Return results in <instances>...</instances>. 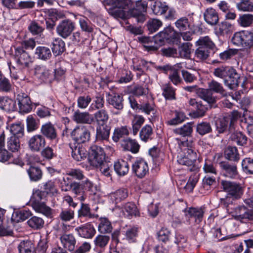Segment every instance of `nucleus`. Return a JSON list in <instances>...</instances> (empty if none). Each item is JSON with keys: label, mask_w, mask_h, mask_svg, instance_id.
<instances>
[{"label": "nucleus", "mask_w": 253, "mask_h": 253, "mask_svg": "<svg viewBox=\"0 0 253 253\" xmlns=\"http://www.w3.org/2000/svg\"><path fill=\"white\" fill-rule=\"evenodd\" d=\"M132 2L131 0H105L103 4L108 13L115 18L124 19L125 9L129 8Z\"/></svg>", "instance_id": "2"}, {"label": "nucleus", "mask_w": 253, "mask_h": 253, "mask_svg": "<svg viewBox=\"0 0 253 253\" xmlns=\"http://www.w3.org/2000/svg\"><path fill=\"white\" fill-rule=\"evenodd\" d=\"M153 134V129L149 125H146L142 127L140 132V137L141 139L147 142L149 139H151V136Z\"/></svg>", "instance_id": "53"}, {"label": "nucleus", "mask_w": 253, "mask_h": 253, "mask_svg": "<svg viewBox=\"0 0 253 253\" xmlns=\"http://www.w3.org/2000/svg\"><path fill=\"white\" fill-rule=\"evenodd\" d=\"M198 181V175L196 174H192L189 178L188 180L184 186L186 192H192Z\"/></svg>", "instance_id": "59"}, {"label": "nucleus", "mask_w": 253, "mask_h": 253, "mask_svg": "<svg viewBox=\"0 0 253 253\" xmlns=\"http://www.w3.org/2000/svg\"><path fill=\"white\" fill-rule=\"evenodd\" d=\"M197 94L199 97L209 104H213L215 102V98L209 89L200 88L197 91Z\"/></svg>", "instance_id": "34"}, {"label": "nucleus", "mask_w": 253, "mask_h": 253, "mask_svg": "<svg viewBox=\"0 0 253 253\" xmlns=\"http://www.w3.org/2000/svg\"><path fill=\"white\" fill-rule=\"evenodd\" d=\"M125 235L126 239L130 243L135 242L138 234V228L136 227H131L128 228L126 231Z\"/></svg>", "instance_id": "60"}, {"label": "nucleus", "mask_w": 253, "mask_h": 253, "mask_svg": "<svg viewBox=\"0 0 253 253\" xmlns=\"http://www.w3.org/2000/svg\"><path fill=\"white\" fill-rule=\"evenodd\" d=\"M60 240L65 249H67L70 252H73L75 250L76 240L73 234H64L60 237Z\"/></svg>", "instance_id": "24"}, {"label": "nucleus", "mask_w": 253, "mask_h": 253, "mask_svg": "<svg viewBox=\"0 0 253 253\" xmlns=\"http://www.w3.org/2000/svg\"><path fill=\"white\" fill-rule=\"evenodd\" d=\"M147 163L144 159L136 161L132 165V170L139 178L143 177L148 171Z\"/></svg>", "instance_id": "18"}, {"label": "nucleus", "mask_w": 253, "mask_h": 253, "mask_svg": "<svg viewBox=\"0 0 253 253\" xmlns=\"http://www.w3.org/2000/svg\"><path fill=\"white\" fill-rule=\"evenodd\" d=\"M27 224L32 228L39 229L43 227L44 220L41 217L34 216L27 221Z\"/></svg>", "instance_id": "51"}, {"label": "nucleus", "mask_w": 253, "mask_h": 253, "mask_svg": "<svg viewBox=\"0 0 253 253\" xmlns=\"http://www.w3.org/2000/svg\"><path fill=\"white\" fill-rule=\"evenodd\" d=\"M105 159H87L89 166H86V168L90 169L91 167L100 168V171L104 175L110 176V169Z\"/></svg>", "instance_id": "14"}, {"label": "nucleus", "mask_w": 253, "mask_h": 253, "mask_svg": "<svg viewBox=\"0 0 253 253\" xmlns=\"http://www.w3.org/2000/svg\"><path fill=\"white\" fill-rule=\"evenodd\" d=\"M209 89L212 92L214 91L216 93H219L223 96H226L227 92L224 89L222 84L215 80H211L208 83Z\"/></svg>", "instance_id": "44"}, {"label": "nucleus", "mask_w": 253, "mask_h": 253, "mask_svg": "<svg viewBox=\"0 0 253 253\" xmlns=\"http://www.w3.org/2000/svg\"><path fill=\"white\" fill-rule=\"evenodd\" d=\"M242 166L245 173L253 174V159H243Z\"/></svg>", "instance_id": "64"}, {"label": "nucleus", "mask_w": 253, "mask_h": 253, "mask_svg": "<svg viewBox=\"0 0 253 253\" xmlns=\"http://www.w3.org/2000/svg\"><path fill=\"white\" fill-rule=\"evenodd\" d=\"M231 140L238 145L244 146L247 143L248 137L241 131H235L230 136Z\"/></svg>", "instance_id": "40"}, {"label": "nucleus", "mask_w": 253, "mask_h": 253, "mask_svg": "<svg viewBox=\"0 0 253 253\" xmlns=\"http://www.w3.org/2000/svg\"><path fill=\"white\" fill-rule=\"evenodd\" d=\"M114 167L116 172L120 176L125 175L129 170L128 164L124 159H119L115 163Z\"/></svg>", "instance_id": "30"}, {"label": "nucleus", "mask_w": 253, "mask_h": 253, "mask_svg": "<svg viewBox=\"0 0 253 253\" xmlns=\"http://www.w3.org/2000/svg\"><path fill=\"white\" fill-rule=\"evenodd\" d=\"M41 132L43 135L50 140H56L57 138L56 128L51 122L42 125L41 128Z\"/></svg>", "instance_id": "17"}, {"label": "nucleus", "mask_w": 253, "mask_h": 253, "mask_svg": "<svg viewBox=\"0 0 253 253\" xmlns=\"http://www.w3.org/2000/svg\"><path fill=\"white\" fill-rule=\"evenodd\" d=\"M175 26L180 31L191 29L190 23L186 17H182L177 19L175 22Z\"/></svg>", "instance_id": "48"}, {"label": "nucleus", "mask_w": 253, "mask_h": 253, "mask_svg": "<svg viewBox=\"0 0 253 253\" xmlns=\"http://www.w3.org/2000/svg\"><path fill=\"white\" fill-rule=\"evenodd\" d=\"M237 22L242 27H250L253 23V15L249 13L240 14Z\"/></svg>", "instance_id": "35"}, {"label": "nucleus", "mask_w": 253, "mask_h": 253, "mask_svg": "<svg viewBox=\"0 0 253 253\" xmlns=\"http://www.w3.org/2000/svg\"><path fill=\"white\" fill-rule=\"evenodd\" d=\"M196 129L197 132L201 135H204L212 131V127L210 123L206 122L198 124Z\"/></svg>", "instance_id": "54"}, {"label": "nucleus", "mask_w": 253, "mask_h": 253, "mask_svg": "<svg viewBox=\"0 0 253 253\" xmlns=\"http://www.w3.org/2000/svg\"><path fill=\"white\" fill-rule=\"evenodd\" d=\"M147 2L145 0H138L132 8L129 9L128 14L136 19L138 22H143L145 20L144 13L146 12Z\"/></svg>", "instance_id": "9"}, {"label": "nucleus", "mask_w": 253, "mask_h": 253, "mask_svg": "<svg viewBox=\"0 0 253 253\" xmlns=\"http://www.w3.org/2000/svg\"><path fill=\"white\" fill-rule=\"evenodd\" d=\"M249 209L244 206H239L234 209V217L237 220L244 223Z\"/></svg>", "instance_id": "38"}, {"label": "nucleus", "mask_w": 253, "mask_h": 253, "mask_svg": "<svg viewBox=\"0 0 253 253\" xmlns=\"http://www.w3.org/2000/svg\"><path fill=\"white\" fill-rule=\"evenodd\" d=\"M241 114L234 110L227 115L218 118L215 121L216 130L218 133H223L228 129L232 131L234 123L241 117Z\"/></svg>", "instance_id": "4"}, {"label": "nucleus", "mask_w": 253, "mask_h": 253, "mask_svg": "<svg viewBox=\"0 0 253 253\" xmlns=\"http://www.w3.org/2000/svg\"><path fill=\"white\" fill-rule=\"evenodd\" d=\"M221 188L227 193V195L233 200H238L242 197L244 187L243 184L234 181L222 180L221 182Z\"/></svg>", "instance_id": "7"}, {"label": "nucleus", "mask_w": 253, "mask_h": 253, "mask_svg": "<svg viewBox=\"0 0 253 253\" xmlns=\"http://www.w3.org/2000/svg\"><path fill=\"white\" fill-rule=\"evenodd\" d=\"M20 142L19 138L15 136H11L7 141V147L9 150L12 152H16L20 149Z\"/></svg>", "instance_id": "55"}, {"label": "nucleus", "mask_w": 253, "mask_h": 253, "mask_svg": "<svg viewBox=\"0 0 253 253\" xmlns=\"http://www.w3.org/2000/svg\"><path fill=\"white\" fill-rule=\"evenodd\" d=\"M107 101L109 104L118 111L123 109L124 98L122 94L116 93L111 94L109 92L107 93Z\"/></svg>", "instance_id": "16"}, {"label": "nucleus", "mask_w": 253, "mask_h": 253, "mask_svg": "<svg viewBox=\"0 0 253 253\" xmlns=\"http://www.w3.org/2000/svg\"><path fill=\"white\" fill-rule=\"evenodd\" d=\"M18 249L19 253H33L34 246L31 241L23 240L19 243Z\"/></svg>", "instance_id": "43"}, {"label": "nucleus", "mask_w": 253, "mask_h": 253, "mask_svg": "<svg viewBox=\"0 0 253 253\" xmlns=\"http://www.w3.org/2000/svg\"><path fill=\"white\" fill-rule=\"evenodd\" d=\"M160 35L166 39L167 42L175 39L176 37L175 31L171 27L165 28L163 31L160 32Z\"/></svg>", "instance_id": "56"}, {"label": "nucleus", "mask_w": 253, "mask_h": 253, "mask_svg": "<svg viewBox=\"0 0 253 253\" xmlns=\"http://www.w3.org/2000/svg\"><path fill=\"white\" fill-rule=\"evenodd\" d=\"M98 228L99 232L103 234L110 233L113 229L111 222L107 218L100 219Z\"/></svg>", "instance_id": "42"}, {"label": "nucleus", "mask_w": 253, "mask_h": 253, "mask_svg": "<svg viewBox=\"0 0 253 253\" xmlns=\"http://www.w3.org/2000/svg\"><path fill=\"white\" fill-rule=\"evenodd\" d=\"M16 102L8 96L0 97V109L7 112L16 110Z\"/></svg>", "instance_id": "25"}, {"label": "nucleus", "mask_w": 253, "mask_h": 253, "mask_svg": "<svg viewBox=\"0 0 253 253\" xmlns=\"http://www.w3.org/2000/svg\"><path fill=\"white\" fill-rule=\"evenodd\" d=\"M196 45L198 47L195 51V57L201 61L207 59L216 50L214 43L208 36L201 37L196 42Z\"/></svg>", "instance_id": "3"}, {"label": "nucleus", "mask_w": 253, "mask_h": 253, "mask_svg": "<svg viewBox=\"0 0 253 253\" xmlns=\"http://www.w3.org/2000/svg\"><path fill=\"white\" fill-rule=\"evenodd\" d=\"M69 188L72 190L74 194V197L76 199L83 202L86 199V195L81 183L73 182L70 184Z\"/></svg>", "instance_id": "23"}, {"label": "nucleus", "mask_w": 253, "mask_h": 253, "mask_svg": "<svg viewBox=\"0 0 253 253\" xmlns=\"http://www.w3.org/2000/svg\"><path fill=\"white\" fill-rule=\"evenodd\" d=\"M76 27L75 23L69 19L62 20L56 28L57 34L63 39L69 37Z\"/></svg>", "instance_id": "11"}, {"label": "nucleus", "mask_w": 253, "mask_h": 253, "mask_svg": "<svg viewBox=\"0 0 253 253\" xmlns=\"http://www.w3.org/2000/svg\"><path fill=\"white\" fill-rule=\"evenodd\" d=\"M227 160L228 161H222L219 163V167L225 171V175L232 179H239L240 176L236 165L239 159H234V162L231 161V159Z\"/></svg>", "instance_id": "10"}, {"label": "nucleus", "mask_w": 253, "mask_h": 253, "mask_svg": "<svg viewBox=\"0 0 253 253\" xmlns=\"http://www.w3.org/2000/svg\"><path fill=\"white\" fill-rule=\"evenodd\" d=\"M205 21L210 25H216L219 21L218 13L212 7L207 8L204 12Z\"/></svg>", "instance_id": "20"}, {"label": "nucleus", "mask_w": 253, "mask_h": 253, "mask_svg": "<svg viewBox=\"0 0 253 253\" xmlns=\"http://www.w3.org/2000/svg\"><path fill=\"white\" fill-rule=\"evenodd\" d=\"M74 140L78 144L85 143L89 140L90 132L85 126L76 127L72 132Z\"/></svg>", "instance_id": "12"}, {"label": "nucleus", "mask_w": 253, "mask_h": 253, "mask_svg": "<svg viewBox=\"0 0 253 253\" xmlns=\"http://www.w3.org/2000/svg\"><path fill=\"white\" fill-rule=\"evenodd\" d=\"M93 118L97 125H106L109 119V115L105 110L101 109L94 114Z\"/></svg>", "instance_id": "36"}, {"label": "nucleus", "mask_w": 253, "mask_h": 253, "mask_svg": "<svg viewBox=\"0 0 253 253\" xmlns=\"http://www.w3.org/2000/svg\"><path fill=\"white\" fill-rule=\"evenodd\" d=\"M75 230L80 237L86 239L92 238L96 233L94 226L90 222L76 228Z\"/></svg>", "instance_id": "15"}, {"label": "nucleus", "mask_w": 253, "mask_h": 253, "mask_svg": "<svg viewBox=\"0 0 253 253\" xmlns=\"http://www.w3.org/2000/svg\"><path fill=\"white\" fill-rule=\"evenodd\" d=\"M31 214L30 211L22 210L14 212L12 215V218L17 222H20L27 219L31 215Z\"/></svg>", "instance_id": "57"}, {"label": "nucleus", "mask_w": 253, "mask_h": 253, "mask_svg": "<svg viewBox=\"0 0 253 253\" xmlns=\"http://www.w3.org/2000/svg\"><path fill=\"white\" fill-rule=\"evenodd\" d=\"M122 147L129 150L133 153H137L139 151L140 146L135 140L124 139L121 143Z\"/></svg>", "instance_id": "32"}, {"label": "nucleus", "mask_w": 253, "mask_h": 253, "mask_svg": "<svg viewBox=\"0 0 253 253\" xmlns=\"http://www.w3.org/2000/svg\"><path fill=\"white\" fill-rule=\"evenodd\" d=\"M31 159H28V164L30 165L29 169L27 170L30 179L33 181H38L42 178V173L41 169L35 166L31 165Z\"/></svg>", "instance_id": "37"}, {"label": "nucleus", "mask_w": 253, "mask_h": 253, "mask_svg": "<svg viewBox=\"0 0 253 253\" xmlns=\"http://www.w3.org/2000/svg\"><path fill=\"white\" fill-rule=\"evenodd\" d=\"M45 144L44 137L41 134H37L32 136L28 141L29 147L32 151H39Z\"/></svg>", "instance_id": "21"}, {"label": "nucleus", "mask_w": 253, "mask_h": 253, "mask_svg": "<svg viewBox=\"0 0 253 253\" xmlns=\"http://www.w3.org/2000/svg\"><path fill=\"white\" fill-rule=\"evenodd\" d=\"M108 151L113 153L114 150L111 147L109 146L106 148V152ZM88 154L89 158H102V156L105 157L106 155H107V158L110 156V153H105L101 147L96 145H93L90 148Z\"/></svg>", "instance_id": "22"}, {"label": "nucleus", "mask_w": 253, "mask_h": 253, "mask_svg": "<svg viewBox=\"0 0 253 253\" xmlns=\"http://www.w3.org/2000/svg\"><path fill=\"white\" fill-rule=\"evenodd\" d=\"M213 74L223 80L224 84L231 89H236L240 83V75L231 66H220L214 69Z\"/></svg>", "instance_id": "1"}, {"label": "nucleus", "mask_w": 253, "mask_h": 253, "mask_svg": "<svg viewBox=\"0 0 253 253\" xmlns=\"http://www.w3.org/2000/svg\"><path fill=\"white\" fill-rule=\"evenodd\" d=\"M124 215L128 218L132 216H139V212L133 203L128 202L123 205L121 208Z\"/></svg>", "instance_id": "27"}, {"label": "nucleus", "mask_w": 253, "mask_h": 253, "mask_svg": "<svg viewBox=\"0 0 253 253\" xmlns=\"http://www.w3.org/2000/svg\"><path fill=\"white\" fill-rule=\"evenodd\" d=\"M242 151L239 152L237 148L235 146H229L224 151V157L225 158H239L242 155Z\"/></svg>", "instance_id": "49"}, {"label": "nucleus", "mask_w": 253, "mask_h": 253, "mask_svg": "<svg viewBox=\"0 0 253 253\" xmlns=\"http://www.w3.org/2000/svg\"><path fill=\"white\" fill-rule=\"evenodd\" d=\"M110 127L107 125H98L96 128V139L98 140H107L110 135Z\"/></svg>", "instance_id": "33"}, {"label": "nucleus", "mask_w": 253, "mask_h": 253, "mask_svg": "<svg viewBox=\"0 0 253 253\" xmlns=\"http://www.w3.org/2000/svg\"><path fill=\"white\" fill-rule=\"evenodd\" d=\"M64 42L59 38H55L51 43V49L55 56L61 54L65 50Z\"/></svg>", "instance_id": "31"}, {"label": "nucleus", "mask_w": 253, "mask_h": 253, "mask_svg": "<svg viewBox=\"0 0 253 253\" xmlns=\"http://www.w3.org/2000/svg\"><path fill=\"white\" fill-rule=\"evenodd\" d=\"M16 100L18 102L19 112L24 114L30 112L32 109L31 101L28 95L25 93L19 94Z\"/></svg>", "instance_id": "13"}, {"label": "nucleus", "mask_w": 253, "mask_h": 253, "mask_svg": "<svg viewBox=\"0 0 253 253\" xmlns=\"http://www.w3.org/2000/svg\"><path fill=\"white\" fill-rule=\"evenodd\" d=\"M104 106V98L103 94L98 93L94 97L91 104L89 111L91 112L95 110L102 109Z\"/></svg>", "instance_id": "41"}, {"label": "nucleus", "mask_w": 253, "mask_h": 253, "mask_svg": "<svg viewBox=\"0 0 253 253\" xmlns=\"http://www.w3.org/2000/svg\"><path fill=\"white\" fill-rule=\"evenodd\" d=\"M128 135V131L126 126H122L115 129L113 139L115 142H118L121 138L125 139L126 136Z\"/></svg>", "instance_id": "52"}, {"label": "nucleus", "mask_w": 253, "mask_h": 253, "mask_svg": "<svg viewBox=\"0 0 253 253\" xmlns=\"http://www.w3.org/2000/svg\"><path fill=\"white\" fill-rule=\"evenodd\" d=\"M185 215L190 217H194L195 221L201 222L204 213V209L201 208H190L185 210Z\"/></svg>", "instance_id": "28"}, {"label": "nucleus", "mask_w": 253, "mask_h": 253, "mask_svg": "<svg viewBox=\"0 0 253 253\" xmlns=\"http://www.w3.org/2000/svg\"><path fill=\"white\" fill-rule=\"evenodd\" d=\"M127 196L128 192L126 189H120L110 194L109 197L113 203L117 204L125 199Z\"/></svg>", "instance_id": "29"}, {"label": "nucleus", "mask_w": 253, "mask_h": 253, "mask_svg": "<svg viewBox=\"0 0 253 253\" xmlns=\"http://www.w3.org/2000/svg\"><path fill=\"white\" fill-rule=\"evenodd\" d=\"M218 27L219 32L222 35L231 34L234 30V25L227 21L221 22Z\"/></svg>", "instance_id": "50"}, {"label": "nucleus", "mask_w": 253, "mask_h": 253, "mask_svg": "<svg viewBox=\"0 0 253 253\" xmlns=\"http://www.w3.org/2000/svg\"><path fill=\"white\" fill-rule=\"evenodd\" d=\"M0 131V158H10L13 156L9 153L6 149H3L5 144V134L4 131Z\"/></svg>", "instance_id": "47"}, {"label": "nucleus", "mask_w": 253, "mask_h": 253, "mask_svg": "<svg viewBox=\"0 0 253 253\" xmlns=\"http://www.w3.org/2000/svg\"><path fill=\"white\" fill-rule=\"evenodd\" d=\"M154 13L157 15H162L168 10V6L160 1H156L152 8Z\"/></svg>", "instance_id": "62"}, {"label": "nucleus", "mask_w": 253, "mask_h": 253, "mask_svg": "<svg viewBox=\"0 0 253 253\" xmlns=\"http://www.w3.org/2000/svg\"><path fill=\"white\" fill-rule=\"evenodd\" d=\"M110 240V237L106 235H98L94 240L96 247L103 248L108 244Z\"/></svg>", "instance_id": "58"}, {"label": "nucleus", "mask_w": 253, "mask_h": 253, "mask_svg": "<svg viewBox=\"0 0 253 253\" xmlns=\"http://www.w3.org/2000/svg\"><path fill=\"white\" fill-rule=\"evenodd\" d=\"M14 58L17 67L21 70L30 68L33 63V58L22 47L15 48Z\"/></svg>", "instance_id": "8"}, {"label": "nucleus", "mask_w": 253, "mask_h": 253, "mask_svg": "<svg viewBox=\"0 0 253 253\" xmlns=\"http://www.w3.org/2000/svg\"><path fill=\"white\" fill-rule=\"evenodd\" d=\"M175 133L180 134L183 136H189L192 132V127L190 124H187L182 127L177 128L174 130Z\"/></svg>", "instance_id": "63"}, {"label": "nucleus", "mask_w": 253, "mask_h": 253, "mask_svg": "<svg viewBox=\"0 0 253 253\" xmlns=\"http://www.w3.org/2000/svg\"><path fill=\"white\" fill-rule=\"evenodd\" d=\"M231 42L238 47L251 48L253 47V32L248 30L237 32L234 34Z\"/></svg>", "instance_id": "6"}, {"label": "nucleus", "mask_w": 253, "mask_h": 253, "mask_svg": "<svg viewBox=\"0 0 253 253\" xmlns=\"http://www.w3.org/2000/svg\"><path fill=\"white\" fill-rule=\"evenodd\" d=\"M35 54L38 56V58L47 60L50 58L52 54L50 49L46 46H39L36 48Z\"/></svg>", "instance_id": "39"}, {"label": "nucleus", "mask_w": 253, "mask_h": 253, "mask_svg": "<svg viewBox=\"0 0 253 253\" xmlns=\"http://www.w3.org/2000/svg\"><path fill=\"white\" fill-rule=\"evenodd\" d=\"M147 28L149 31L153 33L156 32L162 26V22L159 19H150L147 22Z\"/></svg>", "instance_id": "61"}, {"label": "nucleus", "mask_w": 253, "mask_h": 253, "mask_svg": "<svg viewBox=\"0 0 253 253\" xmlns=\"http://www.w3.org/2000/svg\"><path fill=\"white\" fill-rule=\"evenodd\" d=\"M45 192L39 189L33 190L30 199V203L33 209L36 212L48 216L51 214V209L45 205Z\"/></svg>", "instance_id": "5"}, {"label": "nucleus", "mask_w": 253, "mask_h": 253, "mask_svg": "<svg viewBox=\"0 0 253 253\" xmlns=\"http://www.w3.org/2000/svg\"><path fill=\"white\" fill-rule=\"evenodd\" d=\"M73 120L78 124L90 125L93 122L94 118L87 112H81L79 110L75 112L73 116Z\"/></svg>", "instance_id": "19"}, {"label": "nucleus", "mask_w": 253, "mask_h": 253, "mask_svg": "<svg viewBox=\"0 0 253 253\" xmlns=\"http://www.w3.org/2000/svg\"><path fill=\"white\" fill-rule=\"evenodd\" d=\"M192 44L189 42H185L182 44L179 47V55L180 57L185 59H189L191 53V47Z\"/></svg>", "instance_id": "45"}, {"label": "nucleus", "mask_w": 253, "mask_h": 253, "mask_svg": "<svg viewBox=\"0 0 253 253\" xmlns=\"http://www.w3.org/2000/svg\"><path fill=\"white\" fill-rule=\"evenodd\" d=\"M236 7L241 11H253V1L251 0H242L237 3Z\"/></svg>", "instance_id": "46"}, {"label": "nucleus", "mask_w": 253, "mask_h": 253, "mask_svg": "<svg viewBox=\"0 0 253 253\" xmlns=\"http://www.w3.org/2000/svg\"><path fill=\"white\" fill-rule=\"evenodd\" d=\"M93 215L91 212V209L88 204L82 202L81 207L78 211V217L81 222H83L86 219L92 218Z\"/></svg>", "instance_id": "26"}]
</instances>
